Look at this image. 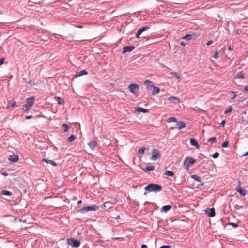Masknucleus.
Returning <instances> with one entry per match:
<instances>
[{
    "mask_svg": "<svg viewBox=\"0 0 248 248\" xmlns=\"http://www.w3.org/2000/svg\"><path fill=\"white\" fill-rule=\"evenodd\" d=\"M67 244L73 248H78L80 245V241L74 238H68L67 240Z\"/></svg>",
    "mask_w": 248,
    "mask_h": 248,
    "instance_id": "obj_5",
    "label": "nucleus"
},
{
    "mask_svg": "<svg viewBox=\"0 0 248 248\" xmlns=\"http://www.w3.org/2000/svg\"><path fill=\"white\" fill-rule=\"evenodd\" d=\"M182 39H186L187 40H191L192 39H196V36L195 33L191 34H188L182 37Z\"/></svg>",
    "mask_w": 248,
    "mask_h": 248,
    "instance_id": "obj_11",
    "label": "nucleus"
},
{
    "mask_svg": "<svg viewBox=\"0 0 248 248\" xmlns=\"http://www.w3.org/2000/svg\"><path fill=\"white\" fill-rule=\"evenodd\" d=\"M145 149H146L144 147H142L141 148H140L138 151L139 155H142L144 153Z\"/></svg>",
    "mask_w": 248,
    "mask_h": 248,
    "instance_id": "obj_36",
    "label": "nucleus"
},
{
    "mask_svg": "<svg viewBox=\"0 0 248 248\" xmlns=\"http://www.w3.org/2000/svg\"><path fill=\"white\" fill-rule=\"evenodd\" d=\"M191 178L194 179V180L198 182H202V179L197 175L196 174H193L191 176Z\"/></svg>",
    "mask_w": 248,
    "mask_h": 248,
    "instance_id": "obj_27",
    "label": "nucleus"
},
{
    "mask_svg": "<svg viewBox=\"0 0 248 248\" xmlns=\"http://www.w3.org/2000/svg\"><path fill=\"white\" fill-rule=\"evenodd\" d=\"M219 154L218 152H216L212 155V156L213 157V158L216 159L219 157Z\"/></svg>",
    "mask_w": 248,
    "mask_h": 248,
    "instance_id": "obj_40",
    "label": "nucleus"
},
{
    "mask_svg": "<svg viewBox=\"0 0 248 248\" xmlns=\"http://www.w3.org/2000/svg\"><path fill=\"white\" fill-rule=\"evenodd\" d=\"M180 45L183 46H185L186 45L185 43L183 41L181 42Z\"/></svg>",
    "mask_w": 248,
    "mask_h": 248,
    "instance_id": "obj_58",
    "label": "nucleus"
},
{
    "mask_svg": "<svg viewBox=\"0 0 248 248\" xmlns=\"http://www.w3.org/2000/svg\"><path fill=\"white\" fill-rule=\"evenodd\" d=\"M8 159L12 163H16L19 160V156L17 155L13 154L9 156Z\"/></svg>",
    "mask_w": 248,
    "mask_h": 248,
    "instance_id": "obj_10",
    "label": "nucleus"
},
{
    "mask_svg": "<svg viewBox=\"0 0 248 248\" xmlns=\"http://www.w3.org/2000/svg\"><path fill=\"white\" fill-rule=\"evenodd\" d=\"M4 58H2L0 59V66H1L2 64L4 63Z\"/></svg>",
    "mask_w": 248,
    "mask_h": 248,
    "instance_id": "obj_47",
    "label": "nucleus"
},
{
    "mask_svg": "<svg viewBox=\"0 0 248 248\" xmlns=\"http://www.w3.org/2000/svg\"><path fill=\"white\" fill-rule=\"evenodd\" d=\"M241 124L243 125H247L248 124V121L247 120H243L241 122Z\"/></svg>",
    "mask_w": 248,
    "mask_h": 248,
    "instance_id": "obj_42",
    "label": "nucleus"
},
{
    "mask_svg": "<svg viewBox=\"0 0 248 248\" xmlns=\"http://www.w3.org/2000/svg\"><path fill=\"white\" fill-rule=\"evenodd\" d=\"M3 12L2 11L0 10V14H2Z\"/></svg>",
    "mask_w": 248,
    "mask_h": 248,
    "instance_id": "obj_63",
    "label": "nucleus"
},
{
    "mask_svg": "<svg viewBox=\"0 0 248 248\" xmlns=\"http://www.w3.org/2000/svg\"><path fill=\"white\" fill-rule=\"evenodd\" d=\"M135 109H136V111H137L139 113H140V112L148 113L149 111L148 109L144 108H141V107H135Z\"/></svg>",
    "mask_w": 248,
    "mask_h": 248,
    "instance_id": "obj_15",
    "label": "nucleus"
},
{
    "mask_svg": "<svg viewBox=\"0 0 248 248\" xmlns=\"http://www.w3.org/2000/svg\"><path fill=\"white\" fill-rule=\"evenodd\" d=\"M56 100L57 101L58 104L59 105H63L64 104V99L60 97H57L56 98Z\"/></svg>",
    "mask_w": 248,
    "mask_h": 248,
    "instance_id": "obj_30",
    "label": "nucleus"
},
{
    "mask_svg": "<svg viewBox=\"0 0 248 248\" xmlns=\"http://www.w3.org/2000/svg\"><path fill=\"white\" fill-rule=\"evenodd\" d=\"M228 50H230V51H232L233 50V48L231 46V45H230L228 47Z\"/></svg>",
    "mask_w": 248,
    "mask_h": 248,
    "instance_id": "obj_55",
    "label": "nucleus"
},
{
    "mask_svg": "<svg viewBox=\"0 0 248 248\" xmlns=\"http://www.w3.org/2000/svg\"><path fill=\"white\" fill-rule=\"evenodd\" d=\"M144 83L145 85L146 86L147 88L149 89L153 88L154 86L153 83L149 80H146Z\"/></svg>",
    "mask_w": 248,
    "mask_h": 248,
    "instance_id": "obj_18",
    "label": "nucleus"
},
{
    "mask_svg": "<svg viewBox=\"0 0 248 248\" xmlns=\"http://www.w3.org/2000/svg\"><path fill=\"white\" fill-rule=\"evenodd\" d=\"M16 101H15L14 100H11L10 101H8V106L7 107V108H8L9 107H14L16 105Z\"/></svg>",
    "mask_w": 248,
    "mask_h": 248,
    "instance_id": "obj_29",
    "label": "nucleus"
},
{
    "mask_svg": "<svg viewBox=\"0 0 248 248\" xmlns=\"http://www.w3.org/2000/svg\"><path fill=\"white\" fill-rule=\"evenodd\" d=\"M206 214L210 217H212L215 216V210L214 208H207L205 210Z\"/></svg>",
    "mask_w": 248,
    "mask_h": 248,
    "instance_id": "obj_9",
    "label": "nucleus"
},
{
    "mask_svg": "<svg viewBox=\"0 0 248 248\" xmlns=\"http://www.w3.org/2000/svg\"><path fill=\"white\" fill-rule=\"evenodd\" d=\"M110 202H104L103 205L101 206V208H110Z\"/></svg>",
    "mask_w": 248,
    "mask_h": 248,
    "instance_id": "obj_32",
    "label": "nucleus"
},
{
    "mask_svg": "<svg viewBox=\"0 0 248 248\" xmlns=\"http://www.w3.org/2000/svg\"><path fill=\"white\" fill-rule=\"evenodd\" d=\"M1 174L4 176H7L8 175L6 172H3L1 173Z\"/></svg>",
    "mask_w": 248,
    "mask_h": 248,
    "instance_id": "obj_52",
    "label": "nucleus"
},
{
    "mask_svg": "<svg viewBox=\"0 0 248 248\" xmlns=\"http://www.w3.org/2000/svg\"><path fill=\"white\" fill-rule=\"evenodd\" d=\"M233 108L231 107H229L224 112L225 114H227L231 112Z\"/></svg>",
    "mask_w": 248,
    "mask_h": 248,
    "instance_id": "obj_41",
    "label": "nucleus"
},
{
    "mask_svg": "<svg viewBox=\"0 0 248 248\" xmlns=\"http://www.w3.org/2000/svg\"><path fill=\"white\" fill-rule=\"evenodd\" d=\"M176 125L178 126V128L179 130L185 128L186 126V124L183 121H178L176 124Z\"/></svg>",
    "mask_w": 248,
    "mask_h": 248,
    "instance_id": "obj_19",
    "label": "nucleus"
},
{
    "mask_svg": "<svg viewBox=\"0 0 248 248\" xmlns=\"http://www.w3.org/2000/svg\"><path fill=\"white\" fill-rule=\"evenodd\" d=\"M196 162V160L191 157H186L184 162L183 167L185 169L188 170L189 167Z\"/></svg>",
    "mask_w": 248,
    "mask_h": 248,
    "instance_id": "obj_3",
    "label": "nucleus"
},
{
    "mask_svg": "<svg viewBox=\"0 0 248 248\" xmlns=\"http://www.w3.org/2000/svg\"><path fill=\"white\" fill-rule=\"evenodd\" d=\"M140 35H141V34H140V33H139V32L137 31V32L135 35V37L136 38H139Z\"/></svg>",
    "mask_w": 248,
    "mask_h": 248,
    "instance_id": "obj_48",
    "label": "nucleus"
},
{
    "mask_svg": "<svg viewBox=\"0 0 248 248\" xmlns=\"http://www.w3.org/2000/svg\"><path fill=\"white\" fill-rule=\"evenodd\" d=\"M230 94H231L230 97L232 99H234L236 97V94L235 93V92H233V91L231 92Z\"/></svg>",
    "mask_w": 248,
    "mask_h": 248,
    "instance_id": "obj_37",
    "label": "nucleus"
},
{
    "mask_svg": "<svg viewBox=\"0 0 248 248\" xmlns=\"http://www.w3.org/2000/svg\"><path fill=\"white\" fill-rule=\"evenodd\" d=\"M172 206L170 205H165L162 206L160 209V212L163 213H166L170 210Z\"/></svg>",
    "mask_w": 248,
    "mask_h": 248,
    "instance_id": "obj_14",
    "label": "nucleus"
},
{
    "mask_svg": "<svg viewBox=\"0 0 248 248\" xmlns=\"http://www.w3.org/2000/svg\"><path fill=\"white\" fill-rule=\"evenodd\" d=\"M229 145V142L228 141H225L224 142H223L222 143V144H221V146L223 147V148H226V147H228Z\"/></svg>",
    "mask_w": 248,
    "mask_h": 248,
    "instance_id": "obj_38",
    "label": "nucleus"
},
{
    "mask_svg": "<svg viewBox=\"0 0 248 248\" xmlns=\"http://www.w3.org/2000/svg\"><path fill=\"white\" fill-rule=\"evenodd\" d=\"M159 248H172V247L170 245H163L161 246Z\"/></svg>",
    "mask_w": 248,
    "mask_h": 248,
    "instance_id": "obj_44",
    "label": "nucleus"
},
{
    "mask_svg": "<svg viewBox=\"0 0 248 248\" xmlns=\"http://www.w3.org/2000/svg\"><path fill=\"white\" fill-rule=\"evenodd\" d=\"M160 156V153L159 151L156 149H154L152 152L151 159L153 160H156Z\"/></svg>",
    "mask_w": 248,
    "mask_h": 248,
    "instance_id": "obj_7",
    "label": "nucleus"
},
{
    "mask_svg": "<svg viewBox=\"0 0 248 248\" xmlns=\"http://www.w3.org/2000/svg\"><path fill=\"white\" fill-rule=\"evenodd\" d=\"M82 200H79L78 202V204L79 205V204H80L81 203H82Z\"/></svg>",
    "mask_w": 248,
    "mask_h": 248,
    "instance_id": "obj_59",
    "label": "nucleus"
},
{
    "mask_svg": "<svg viewBox=\"0 0 248 248\" xmlns=\"http://www.w3.org/2000/svg\"><path fill=\"white\" fill-rule=\"evenodd\" d=\"M141 248H148V247L145 244H142L141 246Z\"/></svg>",
    "mask_w": 248,
    "mask_h": 248,
    "instance_id": "obj_53",
    "label": "nucleus"
},
{
    "mask_svg": "<svg viewBox=\"0 0 248 248\" xmlns=\"http://www.w3.org/2000/svg\"><path fill=\"white\" fill-rule=\"evenodd\" d=\"M235 190L242 196H245L246 194L247 190L243 189L241 187H236Z\"/></svg>",
    "mask_w": 248,
    "mask_h": 248,
    "instance_id": "obj_13",
    "label": "nucleus"
},
{
    "mask_svg": "<svg viewBox=\"0 0 248 248\" xmlns=\"http://www.w3.org/2000/svg\"><path fill=\"white\" fill-rule=\"evenodd\" d=\"M171 75L173 76V77H175L177 79H180V76L179 75L178 73L172 72Z\"/></svg>",
    "mask_w": 248,
    "mask_h": 248,
    "instance_id": "obj_39",
    "label": "nucleus"
},
{
    "mask_svg": "<svg viewBox=\"0 0 248 248\" xmlns=\"http://www.w3.org/2000/svg\"><path fill=\"white\" fill-rule=\"evenodd\" d=\"M32 81L31 80H30L28 81V84L29 85H31V83H32Z\"/></svg>",
    "mask_w": 248,
    "mask_h": 248,
    "instance_id": "obj_60",
    "label": "nucleus"
},
{
    "mask_svg": "<svg viewBox=\"0 0 248 248\" xmlns=\"http://www.w3.org/2000/svg\"><path fill=\"white\" fill-rule=\"evenodd\" d=\"M213 43V41L210 40V41H209L207 42V43H206V45L207 46H209V45H211Z\"/></svg>",
    "mask_w": 248,
    "mask_h": 248,
    "instance_id": "obj_49",
    "label": "nucleus"
},
{
    "mask_svg": "<svg viewBox=\"0 0 248 248\" xmlns=\"http://www.w3.org/2000/svg\"><path fill=\"white\" fill-rule=\"evenodd\" d=\"M244 90L245 91H247V92H248V84L247 86H245V88H244Z\"/></svg>",
    "mask_w": 248,
    "mask_h": 248,
    "instance_id": "obj_54",
    "label": "nucleus"
},
{
    "mask_svg": "<svg viewBox=\"0 0 248 248\" xmlns=\"http://www.w3.org/2000/svg\"><path fill=\"white\" fill-rule=\"evenodd\" d=\"M128 89L130 92L133 94L137 96L138 93V90L139 89V86L138 85L135 83H131L128 86Z\"/></svg>",
    "mask_w": 248,
    "mask_h": 248,
    "instance_id": "obj_6",
    "label": "nucleus"
},
{
    "mask_svg": "<svg viewBox=\"0 0 248 248\" xmlns=\"http://www.w3.org/2000/svg\"><path fill=\"white\" fill-rule=\"evenodd\" d=\"M248 155V152H246L244 154L242 155V156H245Z\"/></svg>",
    "mask_w": 248,
    "mask_h": 248,
    "instance_id": "obj_57",
    "label": "nucleus"
},
{
    "mask_svg": "<svg viewBox=\"0 0 248 248\" xmlns=\"http://www.w3.org/2000/svg\"><path fill=\"white\" fill-rule=\"evenodd\" d=\"M155 169L154 166H147L143 169L144 172L150 171Z\"/></svg>",
    "mask_w": 248,
    "mask_h": 248,
    "instance_id": "obj_22",
    "label": "nucleus"
},
{
    "mask_svg": "<svg viewBox=\"0 0 248 248\" xmlns=\"http://www.w3.org/2000/svg\"><path fill=\"white\" fill-rule=\"evenodd\" d=\"M190 143L191 145L195 146L197 149H199L200 148V145L198 143L196 140L194 138L190 139Z\"/></svg>",
    "mask_w": 248,
    "mask_h": 248,
    "instance_id": "obj_16",
    "label": "nucleus"
},
{
    "mask_svg": "<svg viewBox=\"0 0 248 248\" xmlns=\"http://www.w3.org/2000/svg\"><path fill=\"white\" fill-rule=\"evenodd\" d=\"M153 91L152 92V94L153 95H156L157 94H158L160 91V88L156 87V86H155V85L154 86V87H153Z\"/></svg>",
    "mask_w": 248,
    "mask_h": 248,
    "instance_id": "obj_26",
    "label": "nucleus"
},
{
    "mask_svg": "<svg viewBox=\"0 0 248 248\" xmlns=\"http://www.w3.org/2000/svg\"><path fill=\"white\" fill-rule=\"evenodd\" d=\"M75 27L78 28H82L83 26L81 25H76V26H75Z\"/></svg>",
    "mask_w": 248,
    "mask_h": 248,
    "instance_id": "obj_56",
    "label": "nucleus"
},
{
    "mask_svg": "<svg viewBox=\"0 0 248 248\" xmlns=\"http://www.w3.org/2000/svg\"><path fill=\"white\" fill-rule=\"evenodd\" d=\"M120 218V216H119V215L116 217V219H118V218Z\"/></svg>",
    "mask_w": 248,
    "mask_h": 248,
    "instance_id": "obj_62",
    "label": "nucleus"
},
{
    "mask_svg": "<svg viewBox=\"0 0 248 248\" xmlns=\"http://www.w3.org/2000/svg\"><path fill=\"white\" fill-rule=\"evenodd\" d=\"M69 128V125L65 123L63 124L62 125V130L63 132H67Z\"/></svg>",
    "mask_w": 248,
    "mask_h": 248,
    "instance_id": "obj_28",
    "label": "nucleus"
},
{
    "mask_svg": "<svg viewBox=\"0 0 248 248\" xmlns=\"http://www.w3.org/2000/svg\"><path fill=\"white\" fill-rule=\"evenodd\" d=\"M99 209V207L93 205L92 206H88L86 207H84L80 209L79 212L82 214H84L86 212L91 211H96Z\"/></svg>",
    "mask_w": 248,
    "mask_h": 248,
    "instance_id": "obj_4",
    "label": "nucleus"
},
{
    "mask_svg": "<svg viewBox=\"0 0 248 248\" xmlns=\"http://www.w3.org/2000/svg\"><path fill=\"white\" fill-rule=\"evenodd\" d=\"M150 28V27L149 26H143L142 28L139 29L138 31V32H139V33H140V34H141L142 32L149 29Z\"/></svg>",
    "mask_w": 248,
    "mask_h": 248,
    "instance_id": "obj_24",
    "label": "nucleus"
},
{
    "mask_svg": "<svg viewBox=\"0 0 248 248\" xmlns=\"http://www.w3.org/2000/svg\"><path fill=\"white\" fill-rule=\"evenodd\" d=\"M208 142L216 143L217 142V139L216 137H213L209 138L207 140Z\"/></svg>",
    "mask_w": 248,
    "mask_h": 248,
    "instance_id": "obj_34",
    "label": "nucleus"
},
{
    "mask_svg": "<svg viewBox=\"0 0 248 248\" xmlns=\"http://www.w3.org/2000/svg\"><path fill=\"white\" fill-rule=\"evenodd\" d=\"M164 175L172 177L174 175V173L172 171L167 170L165 171Z\"/></svg>",
    "mask_w": 248,
    "mask_h": 248,
    "instance_id": "obj_31",
    "label": "nucleus"
},
{
    "mask_svg": "<svg viewBox=\"0 0 248 248\" xmlns=\"http://www.w3.org/2000/svg\"><path fill=\"white\" fill-rule=\"evenodd\" d=\"M42 161L43 162H46L47 163H49L51 165H52L53 166H57V164L56 163H55L53 160H50V159H48L43 158L42 159Z\"/></svg>",
    "mask_w": 248,
    "mask_h": 248,
    "instance_id": "obj_20",
    "label": "nucleus"
},
{
    "mask_svg": "<svg viewBox=\"0 0 248 248\" xmlns=\"http://www.w3.org/2000/svg\"><path fill=\"white\" fill-rule=\"evenodd\" d=\"M31 118H32V115H28V116H26V117H25V118L26 119H31Z\"/></svg>",
    "mask_w": 248,
    "mask_h": 248,
    "instance_id": "obj_51",
    "label": "nucleus"
},
{
    "mask_svg": "<svg viewBox=\"0 0 248 248\" xmlns=\"http://www.w3.org/2000/svg\"><path fill=\"white\" fill-rule=\"evenodd\" d=\"M229 225H231V226H232V227H233L234 228H237L238 226L237 224L233 223V222L229 223Z\"/></svg>",
    "mask_w": 248,
    "mask_h": 248,
    "instance_id": "obj_43",
    "label": "nucleus"
},
{
    "mask_svg": "<svg viewBox=\"0 0 248 248\" xmlns=\"http://www.w3.org/2000/svg\"><path fill=\"white\" fill-rule=\"evenodd\" d=\"M147 202H145V204H147Z\"/></svg>",
    "mask_w": 248,
    "mask_h": 248,
    "instance_id": "obj_64",
    "label": "nucleus"
},
{
    "mask_svg": "<svg viewBox=\"0 0 248 248\" xmlns=\"http://www.w3.org/2000/svg\"><path fill=\"white\" fill-rule=\"evenodd\" d=\"M145 192L144 195H146V192H158L162 190V187L159 184L155 183H150L148 184L144 188Z\"/></svg>",
    "mask_w": 248,
    "mask_h": 248,
    "instance_id": "obj_1",
    "label": "nucleus"
},
{
    "mask_svg": "<svg viewBox=\"0 0 248 248\" xmlns=\"http://www.w3.org/2000/svg\"><path fill=\"white\" fill-rule=\"evenodd\" d=\"M241 30H237V34H238L239 32H241Z\"/></svg>",
    "mask_w": 248,
    "mask_h": 248,
    "instance_id": "obj_61",
    "label": "nucleus"
},
{
    "mask_svg": "<svg viewBox=\"0 0 248 248\" xmlns=\"http://www.w3.org/2000/svg\"><path fill=\"white\" fill-rule=\"evenodd\" d=\"M225 124V120H223L220 123V126L221 127H224Z\"/></svg>",
    "mask_w": 248,
    "mask_h": 248,
    "instance_id": "obj_45",
    "label": "nucleus"
},
{
    "mask_svg": "<svg viewBox=\"0 0 248 248\" xmlns=\"http://www.w3.org/2000/svg\"><path fill=\"white\" fill-rule=\"evenodd\" d=\"M218 52L217 51H216L214 54V55L213 56V57L214 58H218Z\"/></svg>",
    "mask_w": 248,
    "mask_h": 248,
    "instance_id": "obj_46",
    "label": "nucleus"
},
{
    "mask_svg": "<svg viewBox=\"0 0 248 248\" xmlns=\"http://www.w3.org/2000/svg\"><path fill=\"white\" fill-rule=\"evenodd\" d=\"M88 72L86 70H83L77 72L75 74V77L77 78L78 77H80L81 76H83L85 75H87Z\"/></svg>",
    "mask_w": 248,
    "mask_h": 248,
    "instance_id": "obj_12",
    "label": "nucleus"
},
{
    "mask_svg": "<svg viewBox=\"0 0 248 248\" xmlns=\"http://www.w3.org/2000/svg\"><path fill=\"white\" fill-rule=\"evenodd\" d=\"M88 145L92 149H93L97 146V142L95 140H92L88 143Z\"/></svg>",
    "mask_w": 248,
    "mask_h": 248,
    "instance_id": "obj_23",
    "label": "nucleus"
},
{
    "mask_svg": "<svg viewBox=\"0 0 248 248\" xmlns=\"http://www.w3.org/2000/svg\"><path fill=\"white\" fill-rule=\"evenodd\" d=\"M135 48L134 46H124L123 49V54H125L127 52H130Z\"/></svg>",
    "mask_w": 248,
    "mask_h": 248,
    "instance_id": "obj_8",
    "label": "nucleus"
},
{
    "mask_svg": "<svg viewBox=\"0 0 248 248\" xmlns=\"http://www.w3.org/2000/svg\"><path fill=\"white\" fill-rule=\"evenodd\" d=\"M76 136L74 135H70L68 138V141L70 142L73 141L76 139Z\"/></svg>",
    "mask_w": 248,
    "mask_h": 248,
    "instance_id": "obj_33",
    "label": "nucleus"
},
{
    "mask_svg": "<svg viewBox=\"0 0 248 248\" xmlns=\"http://www.w3.org/2000/svg\"><path fill=\"white\" fill-rule=\"evenodd\" d=\"M167 122L169 123L172 122H177L176 118L173 117H170L168 119Z\"/></svg>",
    "mask_w": 248,
    "mask_h": 248,
    "instance_id": "obj_35",
    "label": "nucleus"
},
{
    "mask_svg": "<svg viewBox=\"0 0 248 248\" xmlns=\"http://www.w3.org/2000/svg\"><path fill=\"white\" fill-rule=\"evenodd\" d=\"M0 194L5 196H10L12 195V193L10 191L2 190L0 192Z\"/></svg>",
    "mask_w": 248,
    "mask_h": 248,
    "instance_id": "obj_25",
    "label": "nucleus"
},
{
    "mask_svg": "<svg viewBox=\"0 0 248 248\" xmlns=\"http://www.w3.org/2000/svg\"><path fill=\"white\" fill-rule=\"evenodd\" d=\"M235 79H239V78H244V74L243 71H240L238 72L234 78Z\"/></svg>",
    "mask_w": 248,
    "mask_h": 248,
    "instance_id": "obj_21",
    "label": "nucleus"
},
{
    "mask_svg": "<svg viewBox=\"0 0 248 248\" xmlns=\"http://www.w3.org/2000/svg\"><path fill=\"white\" fill-rule=\"evenodd\" d=\"M34 96H31L27 99V103L23 106L22 109L24 111H28L34 104Z\"/></svg>",
    "mask_w": 248,
    "mask_h": 248,
    "instance_id": "obj_2",
    "label": "nucleus"
},
{
    "mask_svg": "<svg viewBox=\"0 0 248 248\" xmlns=\"http://www.w3.org/2000/svg\"><path fill=\"white\" fill-rule=\"evenodd\" d=\"M168 99L169 101H172L175 104H178L180 102L179 98L175 96H170Z\"/></svg>",
    "mask_w": 248,
    "mask_h": 248,
    "instance_id": "obj_17",
    "label": "nucleus"
},
{
    "mask_svg": "<svg viewBox=\"0 0 248 248\" xmlns=\"http://www.w3.org/2000/svg\"><path fill=\"white\" fill-rule=\"evenodd\" d=\"M241 182L240 180L238 181L237 185L236 187H241Z\"/></svg>",
    "mask_w": 248,
    "mask_h": 248,
    "instance_id": "obj_50",
    "label": "nucleus"
}]
</instances>
